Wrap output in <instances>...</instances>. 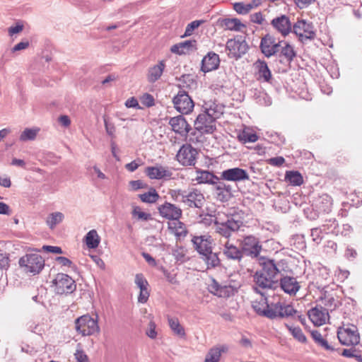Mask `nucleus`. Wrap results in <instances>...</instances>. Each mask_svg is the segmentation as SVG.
I'll use <instances>...</instances> for the list:
<instances>
[{"label":"nucleus","mask_w":362,"mask_h":362,"mask_svg":"<svg viewBox=\"0 0 362 362\" xmlns=\"http://www.w3.org/2000/svg\"><path fill=\"white\" fill-rule=\"evenodd\" d=\"M243 222L235 216H228L224 221L217 219L214 221L215 231L221 236L228 239L233 233L238 231Z\"/></svg>","instance_id":"obj_1"},{"label":"nucleus","mask_w":362,"mask_h":362,"mask_svg":"<svg viewBox=\"0 0 362 362\" xmlns=\"http://www.w3.org/2000/svg\"><path fill=\"white\" fill-rule=\"evenodd\" d=\"M19 265L26 273L38 274L45 267V260L41 255L36 253L26 254L19 259Z\"/></svg>","instance_id":"obj_2"},{"label":"nucleus","mask_w":362,"mask_h":362,"mask_svg":"<svg viewBox=\"0 0 362 362\" xmlns=\"http://www.w3.org/2000/svg\"><path fill=\"white\" fill-rule=\"evenodd\" d=\"M98 315L94 319L89 315H84L75 320V327L78 332L83 336H90L100 332Z\"/></svg>","instance_id":"obj_3"},{"label":"nucleus","mask_w":362,"mask_h":362,"mask_svg":"<svg viewBox=\"0 0 362 362\" xmlns=\"http://www.w3.org/2000/svg\"><path fill=\"white\" fill-rule=\"evenodd\" d=\"M52 286L54 287V292L58 295L71 293L76 288V283L73 279L63 273H59L56 275L52 281Z\"/></svg>","instance_id":"obj_4"},{"label":"nucleus","mask_w":362,"mask_h":362,"mask_svg":"<svg viewBox=\"0 0 362 362\" xmlns=\"http://www.w3.org/2000/svg\"><path fill=\"white\" fill-rule=\"evenodd\" d=\"M292 32L298 37V40L303 44L307 43L308 40L315 39L316 34L312 23L305 20H298L293 25Z\"/></svg>","instance_id":"obj_5"},{"label":"nucleus","mask_w":362,"mask_h":362,"mask_svg":"<svg viewBox=\"0 0 362 362\" xmlns=\"http://www.w3.org/2000/svg\"><path fill=\"white\" fill-rule=\"evenodd\" d=\"M209 291L218 298H228L238 293V287L233 285L230 281L220 284L216 280L212 279L209 285Z\"/></svg>","instance_id":"obj_6"},{"label":"nucleus","mask_w":362,"mask_h":362,"mask_svg":"<svg viewBox=\"0 0 362 362\" xmlns=\"http://www.w3.org/2000/svg\"><path fill=\"white\" fill-rule=\"evenodd\" d=\"M173 103L175 110L183 115L190 113L194 107L192 98L184 90H180L173 97Z\"/></svg>","instance_id":"obj_7"},{"label":"nucleus","mask_w":362,"mask_h":362,"mask_svg":"<svg viewBox=\"0 0 362 362\" xmlns=\"http://www.w3.org/2000/svg\"><path fill=\"white\" fill-rule=\"evenodd\" d=\"M240 247L243 255L256 258L260 254L262 245L259 238L250 235L245 236L240 242Z\"/></svg>","instance_id":"obj_8"},{"label":"nucleus","mask_w":362,"mask_h":362,"mask_svg":"<svg viewBox=\"0 0 362 362\" xmlns=\"http://www.w3.org/2000/svg\"><path fill=\"white\" fill-rule=\"evenodd\" d=\"M339 342L345 346H354L359 343L360 336L356 327H340L337 332Z\"/></svg>","instance_id":"obj_9"},{"label":"nucleus","mask_w":362,"mask_h":362,"mask_svg":"<svg viewBox=\"0 0 362 362\" xmlns=\"http://www.w3.org/2000/svg\"><path fill=\"white\" fill-rule=\"evenodd\" d=\"M254 281L255 286H253L254 291L261 296L264 293L260 289H274L278 286V280H274L270 276H267L260 271H257L254 275Z\"/></svg>","instance_id":"obj_10"},{"label":"nucleus","mask_w":362,"mask_h":362,"mask_svg":"<svg viewBox=\"0 0 362 362\" xmlns=\"http://www.w3.org/2000/svg\"><path fill=\"white\" fill-rule=\"evenodd\" d=\"M197 152L190 144H184L178 151L176 158L177 161L185 166L194 165Z\"/></svg>","instance_id":"obj_11"},{"label":"nucleus","mask_w":362,"mask_h":362,"mask_svg":"<svg viewBox=\"0 0 362 362\" xmlns=\"http://www.w3.org/2000/svg\"><path fill=\"white\" fill-rule=\"evenodd\" d=\"M205 202L204 194L197 189H193L191 191H185L182 196V202L185 205L190 208L201 209Z\"/></svg>","instance_id":"obj_12"},{"label":"nucleus","mask_w":362,"mask_h":362,"mask_svg":"<svg viewBox=\"0 0 362 362\" xmlns=\"http://www.w3.org/2000/svg\"><path fill=\"white\" fill-rule=\"evenodd\" d=\"M273 304H269L267 297L263 295L261 296L259 300L252 302V307L257 315L274 320L275 319V315L273 313Z\"/></svg>","instance_id":"obj_13"},{"label":"nucleus","mask_w":362,"mask_h":362,"mask_svg":"<svg viewBox=\"0 0 362 362\" xmlns=\"http://www.w3.org/2000/svg\"><path fill=\"white\" fill-rule=\"evenodd\" d=\"M226 47L229 52L228 56L235 59L240 58L248 49L247 42L241 39L228 40L226 42Z\"/></svg>","instance_id":"obj_14"},{"label":"nucleus","mask_w":362,"mask_h":362,"mask_svg":"<svg viewBox=\"0 0 362 362\" xmlns=\"http://www.w3.org/2000/svg\"><path fill=\"white\" fill-rule=\"evenodd\" d=\"M215 121L214 119L203 112L197 116L194 122V126L199 132L205 134H212L216 129Z\"/></svg>","instance_id":"obj_15"},{"label":"nucleus","mask_w":362,"mask_h":362,"mask_svg":"<svg viewBox=\"0 0 362 362\" xmlns=\"http://www.w3.org/2000/svg\"><path fill=\"white\" fill-rule=\"evenodd\" d=\"M280 46V41L276 42L273 36L267 34L262 38L259 47L266 57H270L279 52Z\"/></svg>","instance_id":"obj_16"},{"label":"nucleus","mask_w":362,"mask_h":362,"mask_svg":"<svg viewBox=\"0 0 362 362\" xmlns=\"http://www.w3.org/2000/svg\"><path fill=\"white\" fill-rule=\"evenodd\" d=\"M160 215L168 220L178 221L182 214V209L176 205L165 202L158 207Z\"/></svg>","instance_id":"obj_17"},{"label":"nucleus","mask_w":362,"mask_h":362,"mask_svg":"<svg viewBox=\"0 0 362 362\" xmlns=\"http://www.w3.org/2000/svg\"><path fill=\"white\" fill-rule=\"evenodd\" d=\"M271 25L284 37L287 36L292 32L293 25L290 18L286 15H281L273 18L271 21Z\"/></svg>","instance_id":"obj_18"},{"label":"nucleus","mask_w":362,"mask_h":362,"mask_svg":"<svg viewBox=\"0 0 362 362\" xmlns=\"http://www.w3.org/2000/svg\"><path fill=\"white\" fill-rule=\"evenodd\" d=\"M221 177L223 180L232 182H240L249 180L247 171L240 168H229L221 173Z\"/></svg>","instance_id":"obj_19"},{"label":"nucleus","mask_w":362,"mask_h":362,"mask_svg":"<svg viewBox=\"0 0 362 362\" xmlns=\"http://www.w3.org/2000/svg\"><path fill=\"white\" fill-rule=\"evenodd\" d=\"M194 250L199 255L213 249V239L210 235L194 236L192 240Z\"/></svg>","instance_id":"obj_20"},{"label":"nucleus","mask_w":362,"mask_h":362,"mask_svg":"<svg viewBox=\"0 0 362 362\" xmlns=\"http://www.w3.org/2000/svg\"><path fill=\"white\" fill-rule=\"evenodd\" d=\"M260 264L262 266V269L259 270L261 272L274 280H278L277 276L280 272V262H275L274 259L268 258H262Z\"/></svg>","instance_id":"obj_21"},{"label":"nucleus","mask_w":362,"mask_h":362,"mask_svg":"<svg viewBox=\"0 0 362 362\" xmlns=\"http://www.w3.org/2000/svg\"><path fill=\"white\" fill-rule=\"evenodd\" d=\"M273 313L275 315V319L277 317L296 319L298 311L294 309L291 305L282 304L280 302L273 304Z\"/></svg>","instance_id":"obj_22"},{"label":"nucleus","mask_w":362,"mask_h":362,"mask_svg":"<svg viewBox=\"0 0 362 362\" xmlns=\"http://www.w3.org/2000/svg\"><path fill=\"white\" fill-rule=\"evenodd\" d=\"M308 317L315 325L321 326L326 323L329 317L327 309L317 305L308 311Z\"/></svg>","instance_id":"obj_23"},{"label":"nucleus","mask_w":362,"mask_h":362,"mask_svg":"<svg viewBox=\"0 0 362 362\" xmlns=\"http://www.w3.org/2000/svg\"><path fill=\"white\" fill-rule=\"evenodd\" d=\"M169 124L173 132L182 136L187 135L191 129L190 125L182 115L171 117L169 120Z\"/></svg>","instance_id":"obj_24"},{"label":"nucleus","mask_w":362,"mask_h":362,"mask_svg":"<svg viewBox=\"0 0 362 362\" xmlns=\"http://www.w3.org/2000/svg\"><path fill=\"white\" fill-rule=\"evenodd\" d=\"M279 285L281 288L290 296H295L300 288L296 279L288 276L281 278Z\"/></svg>","instance_id":"obj_25"},{"label":"nucleus","mask_w":362,"mask_h":362,"mask_svg":"<svg viewBox=\"0 0 362 362\" xmlns=\"http://www.w3.org/2000/svg\"><path fill=\"white\" fill-rule=\"evenodd\" d=\"M220 63L219 56L213 52H209L202 60L201 70L209 72L218 69Z\"/></svg>","instance_id":"obj_26"},{"label":"nucleus","mask_w":362,"mask_h":362,"mask_svg":"<svg viewBox=\"0 0 362 362\" xmlns=\"http://www.w3.org/2000/svg\"><path fill=\"white\" fill-rule=\"evenodd\" d=\"M229 350V346L226 344H218L211 347L207 352L204 362H219L221 354Z\"/></svg>","instance_id":"obj_27"},{"label":"nucleus","mask_w":362,"mask_h":362,"mask_svg":"<svg viewBox=\"0 0 362 362\" xmlns=\"http://www.w3.org/2000/svg\"><path fill=\"white\" fill-rule=\"evenodd\" d=\"M225 106L215 101L209 100L203 105V112H206L215 120L219 118L224 112Z\"/></svg>","instance_id":"obj_28"},{"label":"nucleus","mask_w":362,"mask_h":362,"mask_svg":"<svg viewBox=\"0 0 362 362\" xmlns=\"http://www.w3.org/2000/svg\"><path fill=\"white\" fill-rule=\"evenodd\" d=\"M165 66V62L164 60H160L158 64L150 66L148 69L146 75L148 81L151 83H154L158 81L163 75Z\"/></svg>","instance_id":"obj_29"},{"label":"nucleus","mask_w":362,"mask_h":362,"mask_svg":"<svg viewBox=\"0 0 362 362\" xmlns=\"http://www.w3.org/2000/svg\"><path fill=\"white\" fill-rule=\"evenodd\" d=\"M215 185L217 199L222 202H228L232 194L231 186L219 180Z\"/></svg>","instance_id":"obj_30"},{"label":"nucleus","mask_w":362,"mask_h":362,"mask_svg":"<svg viewBox=\"0 0 362 362\" xmlns=\"http://www.w3.org/2000/svg\"><path fill=\"white\" fill-rule=\"evenodd\" d=\"M223 253L227 259L232 260L240 261L243 257L241 248L239 249L228 241L224 245Z\"/></svg>","instance_id":"obj_31"},{"label":"nucleus","mask_w":362,"mask_h":362,"mask_svg":"<svg viewBox=\"0 0 362 362\" xmlns=\"http://www.w3.org/2000/svg\"><path fill=\"white\" fill-rule=\"evenodd\" d=\"M146 173L150 179L160 180L165 177H170L172 173L163 166L148 167Z\"/></svg>","instance_id":"obj_32"},{"label":"nucleus","mask_w":362,"mask_h":362,"mask_svg":"<svg viewBox=\"0 0 362 362\" xmlns=\"http://www.w3.org/2000/svg\"><path fill=\"white\" fill-rule=\"evenodd\" d=\"M200 258L204 262L208 269L216 268L221 264L217 252H214L213 249L202 254Z\"/></svg>","instance_id":"obj_33"},{"label":"nucleus","mask_w":362,"mask_h":362,"mask_svg":"<svg viewBox=\"0 0 362 362\" xmlns=\"http://www.w3.org/2000/svg\"><path fill=\"white\" fill-rule=\"evenodd\" d=\"M196 180L199 184L215 185L220 180V178L213 173L207 170H197Z\"/></svg>","instance_id":"obj_34"},{"label":"nucleus","mask_w":362,"mask_h":362,"mask_svg":"<svg viewBox=\"0 0 362 362\" xmlns=\"http://www.w3.org/2000/svg\"><path fill=\"white\" fill-rule=\"evenodd\" d=\"M320 301L324 305V309H327L328 312L335 310L339 305V301L335 298V295L327 291L320 297Z\"/></svg>","instance_id":"obj_35"},{"label":"nucleus","mask_w":362,"mask_h":362,"mask_svg":"<svg viewBox=\"0 0 362 362\" xmlns=\"http://www.w3.org/2000/svg\"><path fill=\"white\" fill-rule=\"evenodd\" d=\"M280 56L283 57L288 63H291L296 57V52L289 42L285 40H280Z\"/></svg>","instance_id":"obj_36"},{"label":"nucleus","mask_w":362,"mask_h":362,"mask_svg":"<svg viewBox=\"0 0 362 362\" xmlns=\"http://www.w3.org/2000/svg\"><path fill=\"white\" fill-rule=\"evenodd\" d=\"M315 206L320 212L328 214L332 210V199L330 196L322 194L315 201Z\"/></svg>","instance_id":"obj_37"},{"label":"nucleus","mask_w":362,"mask_h":362,"mask_svg":"<svg viewBox=\"0 0 362 362\" xmlns=\"http://www.w3.org/2000/svg\"><path fill=\"white\" fill-rule=\"evenodd\" d=\"M220 26L226 30L240 31L245 25L238 18H223L218 20Z\"/></svg>","instance_id":"obj_38"},{"label":"nucleus","mask_w":362,"mask_h":362,"mask_svg":"<svg viewBox=\"0 0 362 362\" xmlns=\"http://www.w3.org/2000/svg\"><path fill=\"white\" fill-rule=\"evenodd\" d=\"M323 233H331L328 224H323L320 227L313 228L310 230L312 240L317 245L320 244L323 238Z\"/></svg>","instance_id":"obj_39"},{"label":"nucleus","mask_w":362,"mask_h":362,"mask_svg":"<svg viewBox=\"0 0 362 362\" xmlns=\"http://www.w3.org/2000/svg\"><path fill=\"white\" fill-rule=\"evenodd\" d=\"M100 241V236L94 229L90 230L85 236V242L90 249H95L98 247Z\"/></svg>","instance_id":"obj_40"},{"label":"nucleus","mask_w":362,"mask_h":362,"mask_svg":"<svg viewBox=\"0 0 362 362\" xmlns=\"http://www.w3.org/2000/svg\"><path fill=\"white\" fill-rule=\"evenodd\" d=\"M168 322L170 328L175 335L180 337H185L186 334L185 328L180 325L179 320L177 317H168Z\"/></svg>","instance_id":"obj_41"},{"label":"nucleus","mask_w":362,"mask_h":362,"mask_svg":"<svg viewBox=\"0 0 362 362\" xmlns=\"http://www.w3.org/2000/svg\"><path fill=\"white\" fill-rule=\"evenodd\" d=\"M255 66L258 70L259 78H262L265 81L268 82L272 78V74L267 64L264 61L259 59L256 62Z\"/></svg>","instance_id":"obj_42"},{"label":"nucleus","mask_w":362,"mask_h":362,"mask_svg":"<svg viewBox=\"0 0 362 362\" xmlns=\"http://www.w3.org/2000/svg\"><path fill=\"white\" fill-rule=\"evenodd\" d=\"M285 180L293 186H300L303 182V178L298 171H287Z\"/></svg>","instance_id":"obj_43"},{"label":"nucleus","mask_w":362,"mask_h":362,"mask_svg":"<svg viewBox=\"0 0 362 362\" xmlns=\"http://www.w3.org/2000/svg\"><path fill=\"white\" fill-rule=\"evenodd\" d=\"M311 336L315 342L320 346L322 347L327 351H334V348L331 346L327 341L325 339L321 333L317 330H313L311 332Z\"/></svg>","instance_id":"obj_44"},{"label":"nucleus","mask_w":362,"mask_h":362,"mask_svg":"<svg viewBox=\"0 0 362 362\" xmlns=\"http://www.w3.org/2000/svg\"><path fill=\"white\" fill-rule=\"evenodd\" d=\"M286 327L289 330L294 339L300 343H305L307 338L299 327H293L288 323H285Z\"/></svg>","instance_id":"obj_45"},{"label":"nucleus","mask_w":362,"mask_h":362,"mask_svg":"<svg viewBox=\"0 0 362 362\" xmlns=\"http://www.w3.org/2000/svg\"><path fill=\"white\" fill-rule=\"evenodd\" d=\"M64 217V216L62 212L52 213L47 216L46 223L50 229H53L57 224L62 222Z\"/></svg>","instance_id":"obj_46"},{"label":"nucleus","mask_w":362,"mask_h":362,"mask_svg":"<svg viewBox=\"0 0 362 362\" xmlns=\"http://www.w3.org/2000/svg\"><path fill=\"white\" fill-rule=\"evenodd\" d=\"M333 223L334 224V228L331 229V233L335 235H341L342 236H346L349 235L352 230L351 226L349 224H343L341 226H339L335 219Z\"/></svg>","instance_id":"obj_47"},{"label":"nucleus","mask_w":362,"mask_h":362,"mask_svg":"<svg viewBox=\"0 0 362 362\" xmlns=\"http://www.w3.org/2000/svg\"><path fill=\"white\" fill-rule=\"evenodd\" d=\"M139 198L143 202L155 203L159 198V195L155 189H151L148 192L139 194Z\"/></svg>","instance_id":"obj_48"},{"label":"nucleus","mask_w":362,"mask_h":362,"mask_svg":"<svg viewBox=\"0 0 362 362\" xmlns=\"http://www.w3.org/2000/svg\"><path fill=\"white\" fill-rule=\"evenodd\" d=\"M37 132V129L27 128L21 133L19 139L21 141H33L36 138Z\"/></svg>","instance_id":"obj_49"},{"label":"nucleus","mask_w":362,"mask_h":362,"mask_svg":"<svg viewBox=\"0 0 362 362\" xmlns=\"http://www.w3.org/2000/svg\"><path fill=\"white\" fill-rule=\"evenodd\" d=\"M253 8L252 4H244L243 2H237L233 4V9L239 14H246Z\"/></svg>","instance_id":"obj_50"},{"label":"nucleus","mask_w":362,"mask_h":362,"mask_svg":"<svg viewBox=\"0 0 362 362\" xmlns=\"http://www.w3.org/2000/svg\"><path fill=\"white\" fill-rule=\"evenodd\" d=\"M203 21H194L189 23L185 29V33L182 35V37H188L192 35L194 30L199 28L202 23Z\"/></svg>","instance_id":"obj_51"},{"label":"nucleus","mask_w":362,"mask_h":362,"mask_svg":"<svg viewBox=\"0 0 362 362\" xmlns=\"http://www.w3.org/2000/svg\"><path fill=\"white\" fill-rule=\"evenodd\" d=\"M239 139L244 144L247 142H255L258 139V136L255 133H251L244 131L239 136Z\"/></svg>","instance_id":"obj_52"},{"label":"nucleus","mask_w":362,"mask_h":362,"mask_svg":"<svg viewBox=\"0 0 362 362\" xmlns=\"http://www.w3.org/2000/svg\"><path fill=\"white\" fill-rule=\"evenodd\" d=\"M132 215L137 217L139 220L148 221L151 218V215L148 213L141 211L139 206H134L132 211Z\"/></svg>","instance_id":"obj_53"},{"label":"nucleus","mask_w":362,"mask_h":362,"mask_svg":"<svg viewBox=\"0 0 362 362\" xmlns=\"http://www.w3.org/2000/svg\"><path fill=\"white\" fill-rule=\"evenodd\" d=\"M256 100L257 103L260 105L269 106L272 104L271 98L264 92H259Z\"/></svg>","instance_id":"obj_54"},{"label":"nucleus","mask_w":362,"mask_h":362,"mask_svg":"<svg viewBox=\"0 0 362 362\" xmlns=\"http://www.w3.org/2000/svg\"><path fill=\"white\" fill-rule=\"evenodd\" d=\"M182 48L185 50V54L189 52L197 50V41L195 40H189L180 42Z\"/></svg>","instance_id":"obj_55"},{"label":"nucleus","mask_w":362,"mask_h":362,"mask_svg":"<svg viewBox=\"0 0 362 362\" xmlns=\"http://www.w3.org/2000/svg\"><path fill=\"white\" fill-rule=\"evenodd\" d=\"M134 282L140 290L147 289L148 283L142 274H137Z\"/></svg>","instance_id":"obj_56"},{"label":"nucleus","mask_w":362,"mask_h":362,"mask_svg":"<svg viewBox=\"0 0 362 362\" xmlns=\"http://www.w3.org/2000/svg\"><path fill=\"white\" fill-rule=\"evenodd\" d=\"M142 105L147 107H151L155 105V99L153 96L149 93H144L140 98Z\"/></svg>","instance_id":"obj_57"},{"label":"nucleus","mask_w":362,"mask_h":362,"mask_svg":"<svg viewBox=\"0 0 362 362\" xmlns=\"http://www.w3.org/2000/svg\"><path fill=\"white\" fill-rule=\"evenodd\" d=\"M104 124L107 134L110 136H114L115 132V127L113 123L109 122L106 116L103 117Z\"/></svg>","instance_id":"obj_58"},{"label":"nucleus","mask_w":362,"mask_h":362,"mask_svg":"<svg viewBox=\"0 0 362 362\" xmlns=\"http://www.w3.org/2000/svg\"><path fill=\"white\" fill-rule=\"evenodd\" d=\"M184 194L185 191L181 189H173L169 192L171 198L177 202H182V196H184Z\"/></svg>","instance_id":"obj_59"},{"label":"nucleus","mask_w":362,"mask_h":362,"mask_svg":"<svg viewBox=\"0 0 362 362\" xmlns=\"http://www.w3.org/2000/svg\"><path fill=\"white\" fill-rule=\"evenodd\" d=\"M76 362H89V359L86 354L81 349H77L74 354Z\"/></svg>","instance_id":"obj_60"},{"label":"nucleus","mask_w":362,"mask_h":362,"mask_svg":"<svg viewBox=\"0 0 362 362\" xmlns=\"http://www.w3.org/2000/svg\"><path fill=\"white\" fill-rule=\"evenodd\" d=\"M156 325L153 321H150L148 324V328L146 330V334L151 339H155L157 337V332L156 331Z\"/></svg>","instance_id":"obj_61"},{"label":"nucleus","mask_w":362,"mask_h":362,"mask_svg":"<svg viewBox=\"0 0 362 362\" xmlns=\"http://www.w3.org/2000/svg\"><path fill=\"white\" fill-rule=\"evenodd\" d=\"M149 291L147 289L140 290L139 295L138 296V302L141 303H145L147 302L149 298Z\"/></svg>","instance_id":"obj_62"},{"label":"nucleus","mask_w":362,"mask_h":362,"mask_svg":"<svg viewBox=\"0 0 362 362\" xmlns=\"http://www.w3.org/2000/svg\"><path fill=\"white\" fill-rule=\"evenodd\" d=\"M9 259L6 252L0 251V269L8 267Z\"/></svg>","instance_id":"obj_63"},{"label":"nucleus","mask_w":362,"mask_h":362,"mask_svg":"<svg viewBox=\"0 0 362 362\" xmlns=\"http://www.w3.org/2000/svg\"><path fill=\"white\" fill-rule=\"evenodd\" d=\"M44 251L54 253V254H62L63 251L60 247L52 246V245H44L42 247Z\"/></svg>","instance_id":"obj_64"}]
</instances>
